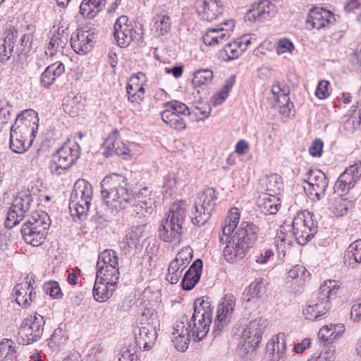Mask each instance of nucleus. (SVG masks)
<instances>
[{
	"mask_svg": "<svg viewBox=\"0 0 361 361\" xmlns=\"http://www.w3.org/2000/svg\"><path fill=\"white\" fill-rule=\"evenodd\" d=\"M101 196L104 203L114 214L129 207L134 195L128 188L127 178L118 173L106 176L101 183Z\"/></svg>",
	"mask_w": 361,
	"mask_h": 361,
	"instance_id": "obj_1",
	"label": "nucleus"
},
{
	"mask_svg": "<svg viewBox=\"0 0 361 361\" xmlns=\"http://www.w3.org/2000/svg\"><path fill=\"white\" fill-rule=\"evenodd\" d=\"M212 311L208 300L197 299L193 303V313L185 321V329L195 341L202 340L207 334L212 324Z\"/></svg>",
	"mask_w": 361,
	"mask_h": 361,
	"instance_id": "obj_2",
	"label": "nucleus"
},
{
	"mask_svg": "<svg viewBox=\"0 0 361 361\" xmlns=\"http://www.w3.org/2000/svg\"><path fill=\"white\" fill-rule=\"evenodd\" d=\"M338 290L336 281H325L319 287L316 300L303 309L305 319L314 321L324 315L331 308L330 300L336 295Z\"/></svg>",
	"mask_w": 361,
	"mask_h": 361,
	"instance_id": "obj_3",
	"label": "nucleus"
},
{
	"mask_svg": "<svg viewBox=\"0 0 361 361\" xmlns=\"http://www.w3.org/2000/svg\"><path fill=\"white\" fill-rule=\"evenodd\" d=\"M93 197L92 185L84 179L78 180L71 194L69 209L73 216L79 219H85Z\"/></svg>",
	"mask_w": 361,
	"mask_h": 361,
	"instance_id": "obj_4",
	"label": "nucleus"
},
{
	"mask_svg": "<svg viewBox=\"0 0 361 361\" xmlns=\"http://www.w3.org/2000/svg\"><path fill=\"white\" fill-rule=\"evenodd\" d=\"M216 200V191L212 188L199 192L190 210L192 223L197 226L205 224L212 216Z\"/></svg>",
	"mask_w": 361,
	"mask_h": 361,
	"instance_id": "obj_5",
	"label": "nucleus"
},
{
	"mask_svg": "<svg viewBox=\"0 0 361 361\" xmlns=\"http://www.w3.org/2000/svg\"><path fill=\"white\" fill-rule=\"evenodd\" d=\"M80 155V147L77 143L63 145L52 154L49 166L51 173L57 176L65 174Z\"/></svg>",
	"mask_w": 361,
	"mask_h": 361,
	"instance_id": "obj_6",
	"label": "nucleus"
},
{
	"mask_svg": "<svg viewBox=\"0 0 361 361\" xmlns=\"http://www.w3.org/2000/svg\"><path fill=\"white\" fill-rule=\"evenodd\" d=\"M114 36L120 47H127L132 42H140L143 38V29L141 25L128 24L126 16L117 18L114 26Z\"/></svg>",
	"mask_w": 361,
	"mask_h": 361,
	"instance_id": "obj_7",
	"label": "nucleus"
},
{
	"mask_svg": "<svg viewBox=\"0 0 361 361\" xmlns=\"http://www.w3.org/2000/svg\"><path fill=\"white\" fill-rule=\"evenodd\" d=\"M312 217L311 212L304 210L298 212L293 219V235L298 244H306L317 232V226Z\"/></svg>",
	"mask_w": 361,
	"mask_h": 361,
	"instance_id": "obj_8",
	"label": "nucleus"
},
{
	"mask_svg": "<svg viewBox=\"0 0 361 361\" xmlns=\"http://www.w3.org/2000/svg\"><path fill=\"white\" fill-rule=\"evenodd\" d=\"M45 320L43 316L35 313L25 318L18 329V339L23 345L38 341L43 334Z\"/></svg>",
	"mask_w": 361,
	"mask_h": 361,
	"instance_id": "obj_9",
	"label": "nucleus"
},
{
	"mask_svg": "<svg viewBox=\"0 0 361 361\" xmlns=\"http://www.w3.org/2000/svg\"><path fill=\"white\" fill-rule=\"evenodd\" d=\"M32 201V196L29 190L19 192L7 212L5 226L12 228L19 224L26 216V213L29 211Z\"/></svg>",
	"mask_w": 361,
	"mask_h": 361,
	"instance_id": "obj_10",
	"label": "nucleus"
},
{
	"mask_svg": "<svg viewBox=\"0 0 361 361\" xmlns=\"http://www.w3.org/2000/svg\"><path fill=\"white\" fill-rule=\"evenodd\" d=\"M97 276L119 279L118 257L113 250H105L99 255L97 262Z\"/></svg>",
	"mask_w": 361,
	"mask_h": 361,
	"instance_id": "obj_11",
	"label": "nucleus"
},
{
	"mask_svg": "<svg viewBox=\"0 0 361 361\" xmlns=\"http://www.w3.org/2000/svg\"><path fill=\"white\" fill-rule=\"evenodd\" d=\"M150 319L152 323L143 324L134 330L135 345L144 350H149L157 338V326H159V320L157 317Z\"/></svg>",
	"mask_w": 361,
	"mask_h": 361,
	"instance_id": "obj_12",
	"label": "nucleus"
},
{
	"mask_svg": "<svg viewBox=\"0 0 361 361\" xmlns=\"http://www.w3.org/2000/svg\"><path fill=\"white\" fill-rule=\"evenodd\" d=\"M38 121L37 113L32 109H27L18 115L11 129H14L17 134H20L25 138H27L29 135L35 137Z\"/></svg>",
	"mask_w": 361,
	"mask_h": 361,
	"instance_id": "obj_13",
	"label": "nucleus"
},
{
	"mask_svg": "<svg viewBox=\"0 0 361 361\" xmlns=\"http://www.w3.org/2000/svg\"><path fill=\"white\" fill-rule=\"evenodd\" d=\"M302 181L310 186V194L314 196V200H320L325 195L329 185V179L326 174L319 169H310L302 178Z\"/></svg>",
	"mask_w": 361,
	"mask_h": 361,
	"instance_id": "obj_14",
	"label": "nucleus"
},
{
	"mask_svg": "<svg viewBox=\"0 0 361 361\" xmlns=\"http://www.w3.org/2000/svg\"><path fill=\"white\" fill-rule=\"evenodd\" d=\"M264 329V321L256 319L246 324L241 335V343L245 350L255 348L262 336Z\"/></svg>",
	"mask_w": 361,
	"mask_h": 361,
	"instance_id": "obj_15",
	"label": "nucleus"
},
{
	"mask_svg": "<svg viewBox=\"0 0 361 361\" xmlns=\"http://www.w3.org/2000/svg\"><path fill=\"white\" fill-rule=\"evenodd\" d=\"M235 307V298L232 294H226L217 307L214 320V331H221L231 321Z\"/></svg>",
	"mask_w": 361,
	"mask_h": 361,
	"instance_id": "obj_16",
	"label": "nucleus"
},
{
	"mask_svg": "<svg viewBox=\"0 0 361 361\" xmlns=\"http://www.w3.org/2000/svg\"><path fill=\"white\" fill-rule=\"evenodd\" d=\"M252 246L233 235L224 249V257L229 263H236L243 259Z\"/></svg>",
	"mask_w": 361,
	"mask_h": 361,
	"instance_id": "obj_17",
	"label": "nucleus"
},
{
	"mask_svg": "<svg viewBox=\"0 0 361 361\" xmlns=\"http://www.w3.org/2000/svg\"><path fill=\"white\" fill-rule=\"evenodd\" d=\"M361 177V161L348 167L338 178L334 190L335 192H345L355 186Z\"/></svg>",
	"mask_w": 361,
	"mask_h": 361,
	"instance_id": "obj_18",
	"label": "nucleus"
},
{
	"mask_svg": "<svg viewBox=\"0 0 361 361\" xmlns=\"http://www.w3.org/2000/svg\"><path fill=\"white\" fill-rule=\"evenodd\" d=\"M305 22L308 27L319 30L332 25L336 22V18L330 11L315 7L310 11Z\"/></svg>",
	"mask_w": 361,
	"mask_h": 361,
	"instance_id": "obj_19",
	"label": "nucleus"
},
{
	"mask_svg": "<svg viewBox=\"0 0 361 361\" xmlns=\"http://www.w3.org/2000/svg\"><path fill=\"white\" fill-rule=\"evenodd\" d=\"M95 39L94 32L90 30L77 29L70 38L72 49L78 54L84 55L93 48Z\"/></svg>",
	"mask_w": 361,
	"mask_h": 361,
	"instance_id": "obj_20",
	"label": "nucleus"
},
{
	"mask_svg": "<svg viewBox=\"0 0 361 361\" xmlns=\"http://www.w3.org/2000/svg\"><path fill=\"white\" fill-rule=\"evenodd\" d=\"M118 281V279L97 276L92 290L94 299L99 302H104L109 299L116 290Z\"/></svg>",
	"mask_w": 361,
	"mask_h": 361,
	"instance_id": "obj_21",
	"label": "nucleus"
},
{
	"mask_svg": "<svg viewBox=\"0 0 361 361\" xmlns=\"http://www.w3.org/2000/svg\"><path fill=\"white\" fill-rule=\"evenodd\" d=\"M275 0H257L249 9L247 18L254 22H262L267 20L275 13Z\"/></svg>",
	"mask_w": 361,
	"mask_h": 361,
	"instance_id": "obj_22",
	"label": "nucleus"
},
{
	"mask_svg": "<svg viewBox=\"0 0 361 361\" xmlns=\"http://www.w3.org/2000/svg\"><path fill=\"white\" fill-rule=\"evenodd\" d=\"M25 278L22 282L17 283L13 288L16 301L23 308L28 307L36 298V292L31 281Z\"/></svg>",
	"mask_w": 361,
	"mask_h": 361,
	"instance_id": "obj_23",
	"label": "nucleus"
},
{
	"mask_svg": "<svg viewBox=\"0 0 361 361\" xmlns=\"http://www.w3.org/2000/svg\"><path fill=\"white\" fill-rule=\"evenodd\" d=\"M229 27L225 29L222 27L208 29L202 37L203 42L206 45L215 46L221 44L227 41L231 37L232 28L234 27V21L230 20L224 23Z\"/></svg>",
	"mask_w": 361,
	"mask_h": 361,
	"instance_id": "obj_24",
	"label": "nucleus"
},
{
	"mask_svg": "<svg viewBox=\"0 0 361 361\" xmlns=\"http://www.w3.org/2000/svg\"><path fill=\"white\" fill-rule=\"evenodd\" d=\"M185 321H187V317L183 316L180 320H178L173 324V344L175 348L180 352H184L188 348L190 337L191 335L185 329Z\"/></svg>",
	"mask_w": 361,
	"mask_h": 361,
	"instance_id": "obj_25",
	"label": "nucleus"
},
{
	"mask_svg": "<svg viewBox=\"0 0 361 361\" xmlns=\"http://www.w3.org/2000/svg\"><path fill=\"white\" fill-rule=\"evenodd\" d=\"M267 348L269 354H271V361H286L287 355L285 334L279 333L274 336L267 343Z\"/></svg>",
	"mask_w": 361,
	"mask_h": 361,
	"instance_id": "obj_26",
	"label": "nucleus"
},
{
	"mask_svg": "<svg viewBox=\"0 0 361 361\" xmlns=\"http://www.w3.org/2000/svg\"><path fill=\"white\" fill-rule=\"evenodd\" d=\"M202 270V262L201 259H196L184 274L181 285L184 290H190L200 281Z\"/></svg>",
	"mask_w": 361,
	"mask_h": 361,
	"instance_id": "obj_27",
	"label": "nucleus"
},
{
	"mask_svg": "<svg viewBox=\"0 0 361 361\" xmlns=\"http://www.w3.org/2000/svg\"><path fill=\"white\" fill-rule=\"evenodd\" d=\"M68 36L69 34L66 30L59 28L57 32L51 36L45 54L52 56L58 52H63L68 42Z\"/></svg>",
	"mask_w": 361,
	"mask_h": 361,
	"instance_id": "obj_28",
	"label": "nucleus"
},
{
	"mask_svg": "<svg viewBox=\"0 0 361 361\" xmlns=\"http://www.w3.org/2000/svg\"><path fill=\"white\" fill-rule=\"evenodd\" d=\"M224 8L219 0L203 1L202 8L197 12L201 18L207 21H213L223 13Z\"/></svg>",
	"mask_w": 361,
	"mask_h": 361,
	"instance_id": "obj_29",
	"label": "nucleus"
},
{
	"mask_svg": "<svg viewBox=\"0 0 361 361\" xmlns=\"http://www.w3.org/2000/svg\"><path fill=\"white\" fill-rule=\"evenodd\" d=\"M183 234V227L177 226L174 223H170L163 219L159 228V237L164 242L171 243L179 241Z\"/></svg>",
	"mask_w": 361,
	"mask_h": 361,
	"instance_id": "obj_30",
	"label": "nucleus"
},
{
	"mask_svg": "<svg viewBox=\"0 0 361 361\" xmlns=\"http://www.w3.org/2000/svg\"><path fill=\"white\" fill-rule=\"evenodd\" d=\"M259 231V226L253 222L242 221L240 227L233 235L252 246L257 240Z\"/></svg>",
	"mask_w": 361,
	"mask_h": 361,
	"instance_id": "obj_31",
	"label": "nucleus"
},
{
	"mask_svg": "<svg viewBox=\"0 0 361 361\" xmlns=\"http://www.w3.org/2000/svg\"><path fill=\"white\" fill-rule=\"evenodd\" d=\"M257 204L263 214L273 215L278 212L281 207V200L279 196L271 193H264L259 196Z\"/></svg>",
	"mask_w": 361,
	"mask_h": 361,
	"instance_id": "obj_32",
	"label": "nucleus"
},
{
	"mask_svg": "<svg viewBox=\"0 0 361 361\" xmlns=\"http://www.w3.org/2000/svg\"><path fill=\"white\" fill-rule=\"evenodd\" d=\"M343 259L344 264L349 269H355L361 264V239L350 244Z\"/></svg>",
	"mask_w": 361,
	"mask_h": 361,
	"instance_id": "obj_33",
	"label": "nucleus"
},
{
	"mask_svg": "<svg viewBox=\"0 0 361 361\" xmlns=\"http://www.w3.org/2000/svg\"><path fill=\"white\" fill-rule=\"evenodd\" d=\"M23 225L48 231L51 225V219L47 212L42 210L35 211L27 216V220Z\"/></svg>",
	"mask_w": 361,
	"mask_h": 361,
	"instance_id": "obj_34",
	"label": "nucleus"
},
{
	"mask_svg": "<svg viewBox=\"0 0 361 361\" xmlns=\"http://www.w3.org/2000/svg\"><path fill=\"white\" fill-rule=\"evenodd\" d=\"M65 71V66L61 62H56L47 66L40 77L41 85L48 88L56 78L61 76Z\"/></svg>",
	"mask_w": 361,
	"mask_h": 361,
	"instance_id": "obj_35",
	"label": "nucleus"
},
{
	"mask_svg": "<svg viewBox=\"0 0 361 361\" xmlns=\"http://www.w3.org/2000/svg\"><path fill=\"white\" fill-rule=\"evenodd\" d=\"M150 191L147 188H143L137 195L131 205L136 214H145L152 209V200L149 197Z\"/></svg>",
	"mask_w": 361,
	"mask_h": 361,
	"instance_id": "obj_36",
	"label": "nucleus"
},
{
	"mask_svg": "<svg viewBox=\"0 0 361 361\" xmlns=\"http://www.w3.org/2000/svg\"><path fill=\"white\" fill-rule=\"evenodd\" d=\"M20 231L24 240L27 244L35 247L42 245L44 242L48 233L47 231L38 230L24 225H22Z\"/></svg>",
	"mask_w": 361,
	"mask_h": 361,
	"instance_id": "obj_37",
	"label": "nucleus"
},
{
	"mask_svg": "<svg viewBox=\"0 0 361 361\" xmlns=\"http://www.w3.org/2000/svg\"><path fill=\"white\" fill-rule=\"evenodd\" d=\"M265 291L264 281L262 279H257L245 289L243 300L247 302H255L262 298Z\"/></svg>",
	"mask_w": 361,
	"mask_h": 361,
	"instance_id": "obj_38",
	"label": "nucleus"
},
{
	"mask_svg": "<svg viewBox=\"0 0 361 361\" xmlns=\"http://www.w3.org/2000/svg\"><path fill=\"white\" fill-rule=\"evenodd\" d=\"M186 216V203L185 202H177L172 204L169 214L165 220L170 223H174L179 227H183Z\"/></svg>",
	"mask_w": 361,
	"mask_h": 361,
	"instance_id": "obj_39",
	"label": "nucleus"
},
{
	"mask_svg": "<svg viewBox=\"0 0 361 361\" xmlns=\"http://www.w3.org/2000/svg\"><path fill=\"white\" fill-rule=\"evenodd\" d=\"M345 331V326L342 324H330L323 326L319 331L318 337L322 342H332L340 337Z\"/></svg>",
	"mask_w": 361,
	"mask_h": 361,
	"instance_id": "obj_40",
	"label": "nucleus"
},
{
	"mask_svg": "<svg viewBox=\"0 0 361 361\" xmlns=\"http://www.w3.org/2000/svg\"><path fill=\"white\" fill-rule=\"evenodd\" d=\"M106 0H83L80 6V13L86 18L92 19L102 10Z\"/></svg>",
	"mask_w": 361,
	"mask_h": 361,
	"instance_id": "obj_41",
	"label": "nucleus"
},
{
	"mask_svg": "<svg viewBox=\"0 0 361 361\" xmlns=\"http://www.w3.org/2000/svg\"><path fill=\"white\" fill-rule=\"evenodd\" d=\"M17 41V33L10 31L4 38V44L0 45V61L5 63L11 56L14 44Z\"/></svg>",
	"mask_w": 361,
	"mask_h": 361,
	"instance_id": "obj_42",
	"label": "nucleus"
},
{
	"mask_svg": "<svg viewBox=\"0 0 361 361\" xmlns=\"http://www.w3.org/2000/svg\"><path fill=\"white\" fill-rule=\"evenodd\" d=\"M16 343L4 338L0 342V361H17Z\"/></svg>",
	"mask_w": 361,
	"mask_h": 361,
	"instance_id": "obj_43",
	"label": "nucleus"
},
{
	"mask_svg": "<svg viewBox=\"0 0 361 361\" xmlns=\"http://www.w3.org/2000/svg\"><path fill=\"white\" fill-rule=\"evenodd\" d=\"M144 232V225L133 226L127 232L125 238L123 240V243L126 244L128 248H136L140 240L143 237Z\"/></svg>",
	"mask_w": 361,
	"mask_h": 361,
	"instance_id": "obj_44",
	"label": "nucleus"
},
{
	"mask_svg": "<svg viewBox=\"0 0 361 361\" xmlns=\"http://www.w3.org/2000/svg\"><path fill=\"white\" fill-rule=\"evenodd\" d=\"M163 121L176 130H183L186 128V123L183 116L174 114L170 110H164L161 113Z\"/></svg>",
	"mask_w": 361,
	"mask_h": 361,
	"instance_id": "obj_45",
	"label": "nucleus"
},
{
	"mask_svg": "<svg viewBox=\"0 0 361 361\" xmlns=\"http://www.w3.org/2000/svg\"><path fill=\"white\" fill-rule=\"evenodd\" d=\"M163 121L176 130H183L186 128V123L183 116L174 114L170 110H164L161 113Z\"/></svg>",
	"mask_w": 361,
	"mask_h": 361,
	"instance_id": "obj_46",
	"label": "nucleus"
},
{
	"mask_svg": "<svg viewBox=\"0 0 361 361\" xmlns=\"http://www.w3.org/2000/svg\"><path fill=\"white\" fill-rule=\"evenodd\" d=\"M154 30L160 35L167 34L171 30V17L166 11H161L157 14L154 18Z\"/></svg>",
	"mask_w": 361,
	"mask_h": 361,
	"instance_id": "obj_47",
	"label": "nucleus"
},
{
	"mask_svg": "<svg viewBox=\"0 0 361 361\" xmlns=\"http://www.w3.org/2000/svg\"><path fill=\"white\" fill-rule=\"evenodd\" d=\"M240 211L238 208L231 209L224 222V226L222 227V232L224 235H230L237 227L240 220Z\"/></svg>",
	"mask_w": 361,
	"mask_h": 361,
	"instance_id": "obj_48",
	"label": "nucleus"
},
{
	"mask_svg": "<svg viewBox=\"0 0 361 361\" xmlns=\"http://www.w3.org/2000/svg\"><path fill=\"white\" fill-rule=\"evenodd\" d=\"M213 76V72L210 69H200L194 72L192 83L194 87L207 85L212 82Z\"/></svg>",
	"mask_w": 361,
	"mask_h": 361,
	"instance_id": "obj_49",
	"label": "nucleus"
},
{
	"mask_svg": "<svg viewBox=\"0 0 361 361\" xmlns=\"http://www.w3.org/2000/svg\"><path fill=\"white\" fill-rule=\"evenodd\" d=\"M266 187L268 193L279 196L283 188L281 177L276 173L267 176Z\"/></svg>",
	"mask_w": 361,
	"mask_h": 361,
	"instance_id": "obj_50",
	"label": "nucleus"
},
{
	"mask_svg": "<svg viewBox=\"0 0 361 361\" xmlns=\"http://www.w3.org/2000/svg\"><path fill=\"white\" fill-rule=\"evenodd\" d=\"M25 140L26 138L17 134L14 129H11L9 147L13 152L20 154L26 150Z\"/></svg>",
	"mask_w": 361,
	"mask_h": 361,
	"instance_id": "obj_51",
	"label": "nucleus"
},
{
	"mask_svg": "<svg viewBox=\"0 0 361 361\" xmlns=\"http://www.w3.org/2000/svg\"><path fill=\"white\" fill-rule=\"evenodd\" d=\"M137 348L135 345L129 343L125 345L120 351L119 361H138Z\"/></svg>",
	"mask_w": 361,
	"mask_h": 361,
	"instance_id": "obj_52",
	"label": "nucleus"
},
{
	"mask_svg": "<svg viewBox=\"0 0 361 361\" xmlns=\"http://www.w3.org/2000/svg\"><path fill=\"white\" fill-rule=\"evenodd\" d=\"M349 202L341 195L334 198L331 204V211L336 216H342L347 214Z\"/></svg>",
	"mask_w": 361,
	"mask_h": 361,
	"instance_id": "obj_53",
	"label": "nucleus"
},
{
	"mask_svg": "<svg viewBox=\"0 0 361 361\" xmlns=\"http://www.w3.org/2000/svg\"><path fill=\"white\" fill-rule=\"evenodd\" d=\"M223 51L226 55L228 60L238 59L244 53L240 43H238V39L226 44L224 47Z\"/></svg>",
	"mask_w": 361,
	"mask_h": 361,
	"instance_id": "obj_54",
	"label": "nucleus"
},
{
	"mask_svg": "<svg viewBox=\"0 0 361 361\" xmlns=\"http://www.w3.org/2000/svg\"><path fill=\"white\" fill-rule=\"evenodd\" d=\"M192 258V250L190 247L182 249L173 260L177 261V267L183 271L189 264Z\"/></svg>",
	"mask_w": 361,
	"mask_h": 361,
	"instance_id": "obj_55",
	"label": "nucleus"
},
{
	"mask_svg": "<svg viewBox=\"0 0 361 361\" xmlns=\"http://www.w3.org/2000/svg\"><path fill=\"white\" fill-rule=\"evenodd\" d=\"M165 110H170L174 114L178 116H188L190 114L189 108L186 104L177 100H173L164 104Z\"/></svg>",
	"mask_w": 361,
	"mask_h": 361,
	"instance_id": "obj_56",
	"label": "nucleus"
},
{
	"mask_svg": "<svg viewBox=\"0 0 361 361\" xmlns=\"http://www.w3.org/2000/svg\"><path fill=\"white\" fill-rule=\"evenodd\" d=\"M118 132L115 130L112 133L111 135H109L107 138L105 140L104 142L102 145V148L104 149L103 154L106 157H111L114 154L116 145L117 142H118Z\"/></svg>",
	"mask_w": 361,
	"mask_h": 361,
	"instance_id": "obj_57",
	"label": "nucleus"
},
{
	"mask_svg": "<svg viewBox=\"0 0 361 361\" xmlns=\"http://www.w3.org/2000/svg\"><path fill=\"white\" fill-rule=\"evenodd\" d=\"M335 347L326 346L319 355H312L307 361H334Z\"/></svg>",
	"mask_w": 361,
	"mask_h": 361,
	"instance_id": "obj_58",
	"label": "nucleus"
},
{
	"mask_svg": "<svg viewBox=\"0 0 361 361\" xmlns=\"http://www.w3.org/2000/svg\"><path fill=\"white\" fill-rule=\"evenodd\" d=\"M278 102L281 104L279 106L280 114L286 117L290 116L292 109L293 108V104L289 101L288 94L283 92V94L279 97Z\"/></svg>",
	"mask_w": 361,
	"mask_h": 361,
	"instance_id": "obj_59",
	"label": "nucleus"
},
{
	"mask_svg": "<svg viewBox=\"0 0 361 361\" xmlns=\"http://www.w3.org/2000/svg\"><path fill=\"white\" fill-rule=\"evenodd\" d=\"M182 271L177 267V261L172 260L168 268L166 279L171 284H176L182 274Z\"/></svg>",
	"mask_w": 361,
	"mask_h": 361,
	"instance_id": "obj_60",
	"label": "nucleus"
},
{
	"mask_svg": "<svg viewBox=\"0 0 361 361\" xmlns=\"http://www.w3.org/2000/svg\"><path fill=\"white\" fill-rule=\"evenodd\" d=\"M288 274L289 278L299 279L302 282L305 281L307 278L310 276V273L302 265H295L288 271Z\"/></svg>",
	"mask_w": 361,
	"mask_h": 361,
	"instance_id": "obj_61",
	"label": "nucleus"
},
{
	"mask_svg": "<svg viewBox=\"0 0 361 361\" xmlns=\"http://www.w3.org/2000/svg\"><path fill=\"white\" fill-rule=\"evenodd\" d=\"M47 294L53 298H61L63 295L59 284L56 281H49L44 286Z\"/></svg>",
	"mask_w": 361,
	"mask_h": 361,
	"instance_id": "obj_62",
	"label": "nucleus"
},
{
	"mask_svg": "<svg viewBox=\"0 0 361 361\" xmlns=\"http://www.w3.org/2000/svg\"><path fill=\"white\" fill-rule=\"evenodd\" d=\"M329 82L327 80L320 81L317 87L315 95L319 99H325L330 94L329 90Z\"/></svg>",
	"mask_w": 361,
	"mask_h": 361,
	"instance_id": "obj_63",
	"label": "nucleus"
},
{
	"mask_svg": "<svg viewBox=\"0 0 361 361\" xmlns=\"http://www.w3.org/2000/svg\"><path fill=\"white\" fill-rule=\"evenodd\" d=\"M11 106L6 102H0V125L8 123L11 116Z\"/></svg>",
	"mask_w": 361,
	"mask_h": 361,
	"instance_id": "obj_64",
	"label": "nucleus"
}]
</instances>
